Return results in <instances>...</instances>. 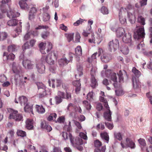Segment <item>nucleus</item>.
Returning a JSON list of instances; mask_svg holds the SVG:
<instances>
[{
	"label": "nucleus",
	"mask_w": 152,
	"mask_h": 152,
	"mask_svg": "<svg viewBox=\"0 0 152 152\" xmlns=\"http://www.w3.org/2000/svg\"><path fill=\"white\" fill-rule=\"evenodd\" d=\"M145 34L144 29L143 26H142L137 28V31L134 33V38L135 39L140 40V43L138 44L137 47V48L138 49H141L142 50H144L143 47L144 46V45L143 44V40Z\"/></svg>",
	"instance_id": "f257e3e1"
},
{
	"label": "nucleus",
	"mask_w": 152,
	"mask_h": 152,
	"mask_svg": "<svg viewBox=\"0 0 152 152\" xmlns=\"http://www.w3.org/2000/svg\"><path fill=\"white\" fill-rule=\"evenodd\" d=\"M20 15V13L15 12L14 10H10L9 12H7V15L8 17L12 19L11 20L8 21V25L10 26H16L18 23V20L15 18L19 16Z\"/></svg>",
	"instance_id": "f03ea898"
},
{
	"label": "nucleus",
	"mask_w": 152,
	"mask_h": 152,
	"mask_svg": "<svg viewBox=\"0 0 152 152\" xmlns=\"http://www.w3.org/2000/svg\"><path fill=\"white\" fill-rule=\"evenodd\" d=\"M21 67L18 64L13 62L12 64V70L15 74L14 80L17 83L19 82L20 80V74L21 72Z\"/></svg>",
	"instance_id": "7ed1b4c3"
},
{
	"label": "nucleus",
	"mask_w": 152,
	"mask_h": 152,
	"mask_svg": "<svg viewBox=\"0 0 152 152\" xmlns=\"http://www.w3.org/2000/svg\"><path fill=\"white\" fill-rule=\"evenodd\" d=\"M56 58V54L52 52L49 53L46 57L42 56L41 58V61L44 63L46 62L50 65L53 64L54 63L53 58Z\"/></svg>",
	"instance_id": "20e7f679"
},
{
	"label": "nucleus",
	"mask_w": 152,
	"mask_h": 152,
	"mask_svg": "<svg viewBox=\"0 0 152 152\" xmlns=\"http://www.w3.org/2000/svg\"><path fill=\"white\" fill-rule=\"evenodd\" d=\"M8 111L11 112L9 116L10 119H14L15 121H20L23 119V117L21 115L17 113H18L17 111L14 110L10 108L8 109Z\"/></svg>",
	"instance_id": "39448f33"
},
{
	"label": "nucleus",
	"mask_w": 152,
	"mask_h": 152,
	"mask_svg": "<svg viewBox=\"0 0 152 152\" xmlns=\"http://www.w3.org/2000/svg\"><path fill=\"white\" fill-rule=\"evenodd\" d=\"M11 0H2L1 1V3L0 6V8L2 13L0 12V19H3L5 16L4 13L7 12V10L4 7L7 5L10 8L9 4L11 2Z\"/></svg>",
	"instance_id": "423d86ee"
},
{
	"label": "nucleus",
	"mask_w": 152,
	"mask_h": 152,
	"mask_svg": "<svg viewBox=\"0 0 152 152\" xmlns=\"http://www.w3.org/2000/svg\"><path fill=\"white\" fill-rule=\"evenodd\" d=\"M126 143L121 141L120 144L123 148H126L129 147L131 149H134L136 145L134 142L130 138L127 137L126 139Z\"/></svg>",
	"instance_id": "0eeeda50"
},
{
	"label": "nucleus",
	"mask_w": 152,
	"mask_h": 152,
	"mask_svg": "<svg viewBox=\"0 0 152 152\" xmlns=\"http://www.w3.org/2000/svg\"><path fill=\"white\" fill-rule=\"evenodd\" d=\"M107 76L110 77L111 80L114 82L113 85L116 88L117 87V77L115 73H111L110 70H107L105 72Z\"/></svg>",
	"instance_id": "6e6552de"
},
{
	"label": "nucleus",
	"mask_w": 152,
	"mask_h": 152,
	"mask_svg": "<svg viewBox=\"0 0 152 152\" xmlns=\"http://www.w3.org/2000/svg\"><path fill=\"white\" fill-rule=\"evenodd\" d=\"M119 47L118 41L115 39L109 43V49L111 52L115 51Z\"/></svg>",
	"instance_id": "1a4fd4ad"
},
{
	"label": "nucleus",
	"mask_w": 152,
	"mask_h": 152,
	"mask_svg": "<svg viewBox=\"0 0 152 152\" xmlns=\"http://www.w3.org/2000/svg\"><path fill=\"white\" fill-rule=\"evenodd\" d=\"M96 72V68L95 67H93L91 70V86L93 88H95L98 86L97 82L94 77Z\"/></svg>",
	"instance_id": "9d476101"
},
{
	"label": "nucleus",
	"mask_w": 152,
	"mask_h": 152,
	"mask_svg": "<svg viewBox=\"0 0 152 152\" xmlns=\"http://www.w3.org/2000/svg\"><path fill=\"white\" fill-rule=\"evenodd\" d=\"M124 11V8H121L119 13V18L121 23L125 25L126 24V21L125 17L126 13Z\"/></svg>",
	"instance_id": "9b49d317"
},
{
	"label": "nucleus",
	"mask_w": 152,
	"mask_h": 152,
	"mask_svg": "<svg viewBox=\"0 0 152 152\" xmlns=\"http://www.w3.org/2000/svg\"><path fill=\"white\" fill-rule=\"evenodd\" d=\"M99 52L94 53L93 54L91 57L88 58V63H91V65L92 66L93 64H96V56L98 55V56H100L101 55V52H102L103 51L102 49H99Z\"/></svg>",
	"instance_id": "f8f14e48"
},
{
	"label": "nucleus",
	"mask_w": 152,
	"mask_h": 152,
	"mask_svg": "<svg viewBox=\"0 0 152 152\" xmlns=\"http://www.w3.org/2000/svg\"><path fill=\"white\" fill-rule=\"evenodd\" d=\"M116 26H114L111 27V30L113 31H115L117 37H120L125 33V32L124 28L119 27L116 29Z\"/></svg>",
	"instance_id": "ddd939ff"
},
{
	"label": "nucleus",
	"mask_w": 152,
	"mask_h": 152,
	"mask_svg": "<svg viewBox=\"0 0 152 152\" xmlns=\"http://www.w3.org/2000/svg\"><path fill=\"white\" fill-rule=\"evenodd\" d=\"M69 138L71 143L73 145L74 144L77 145H81L83 144V140L81 138L76 137L74 140V139L71 134H69Z\"/></svg>",
	"instance_id": "4468645a"
},
{
	"label": "nucleus",
	"mask_w": 152,
	"mask_h": 152,
	"mask_svg": "<svg viewBox=\"0 0 152 152\" xmlns=\"http://www.w3.org/2000/svg\"><path fill=\"white\" fill-rule=\"evenodd\" d=\"M23 66L26 69H31L34 67V64L30 60L24 59L22 62Z\"/></svg>",
	"instance_id": "2eb2a0df"
},
{
	"label": "nucleus",
	"mask_w": 152,
	"mask_h": 152,
	"mask_svg": "<svg viewBox=\"0 0 152 152\" xmlns=\"http://www.w3.org/2000/svg\"><path fill=\"white\" fill-rule=\"evenodd\" d=\"M82 54V50L81 47L77 46L75 50V56L76 60L79 61L80 60V57Z\"/></svg>",
	"instance_id": "dca6fc26"
},
{
	"label": "nucleus",
	"mask_w": 152,
	"mask_h": 152,
	"mask_svg": "<svg viewBox=\"0 0 152 152\" xmlns=\"http://www.w3.org/2000/svg\"><path fill=\"white\" fill-rule=\"evenodd\" d=\"M43 63H38L36 65L37 71L39 74H43L45 72V66L43 64Z\"/></svg>",
	"instance_id": "f3484780"
},
{
	"label": "nucleus",
	"mask_w": 152,
	"mask_h": 152,
	"mask_svg": "<svg viewBox=\"0 0 152 152\" xmlns=\"http://www.w3.org/2000/svg\"><path fill=\"white\" fill-rule=\"evenodd\" d=\"M100 96L99 97V101L104 104V106L106 108L108 107L109 105L107 100L104 98L105 96L104 93V92L101 91L100 93Z\"/></svg>",
	"instance_id": "a211bd4d"
},
{
	"label": "nucleus",
	"mask_w": 152,
	"mask_h": 152,
	"mask_svg": "<svg viewBox=\"0 0 152 152\" xmlns=\"http://www.w3.org/2000/svg\"><path fill=\"white\" fill-rule=\"evenodd\" d=\"M94 36V34H92L91 38L89 39L88 42L90 43H93L94 44L97 43V44H99L103 40L102 37V36H98V38H97L96 42L95 38Z\"/></svg>",
	"instance_id": "6ab92c4d"
},
{
	"label": "nucleus",
	"mask_w": 152,
	"mask_h": 152,
	"mask_svg": "<svg viewBox=\"0 0 152 152\" xmlns=\"http://www.w3.org/2000/svg\"><path fill=\"white\" fill-rule=\"evenodd\" d=\"M38 92L39 93L38 95L40 98L44 97L47 95L50 94V91L48 88Z\"/></svg>",
	"instance_id": "aec40b11"
},
{
	"label": "nucleus",
	"mask_w": 152,
	"mask_h": 152,
	"mask_svg": "<svg viewBox=\"0 0 152 152\" xmlns=\"http://www.w3.org/2000/svg\"><path fill=\"white\" fill-rule=\"evenodd\" d=\"M33 120L32 119H27L26 121V127L28 130H31L33 128Z\"/></svg>",
	"instance_id": "412c9836"
},
{
	"label": "nucleus",
	"mask_w": 152,
	"mask_h": 152,
	"mask_svg": "<svg viewBox=\"0 0 152 152\" xmlns=\"http://www.w3.org/2000/svg\"><path fill=\"white\" fill-rule=\"evenodd\" d=\"M123 41L125 43H128L131 42V34L128 33L127 34H125L124 35L123 39Z\"/></svg>",
	"instance_id": "4be33fe9"
},
{
	"label": "nucleus",
	"mask_w": 152,
	"mask_h": 152,
	"mask_svg": "<svg viewBox=\"0 0 152 152\" xmlns=\"http://www.w3.org/2000/svg\"><path fill=\"white\" fill-rule=\"evenodd\" d=\"M106 108L107 110L104 114V117L105 119L108 121H110L111 119V113L109 107H108Z\"/></svg>",
	"instance_id": "5701e85b"
},
{
	"label": "nucleus",
	"mask_w": 152,
	"mask_h": 152,
	"mask_svg": "<svg viewBox=\"0 0 152 152\" xmlns=\"http://www.w3.org/2000/svg\"><path fill=\"white\" fill-rule=\"evenodd\" d=\"M80 80H75L73 82V84L76 87L75 92L78 93L80 90L81 84Z\"/></svg>",
	"instance_id": "b1692460"
},
{
	"label": "nucleus",
	"mask_w": 152,
	"mask_h": 152,
	"mask_svg": "<svg viewBox=\"0 0 152 152\" xmlns=\"http://www.w3.org/2000/svg\"><path fill=\"white\" fill-rule=\"evenodd\" d=\"M127 15L129 21L132 24L134 23L136 21L135 14H133L131 13L127 12Z\"/></svg>",
	"instance_id": "393cba45"
},
{
	"label": "nucleus",
	"mask_w": 152,
	"mask_h": 152,
	"mask_svg": "<svg viewBox=\"0 0 152 152\" xmlns=\"http://www.w3.org/2000/svg\"><path fill=\"white\" fill-rule=\"evenodd\" d=\"M41 127L46 129L48 132H50L52 130L51 126L45 122L41 123Z\"/></svg>",
	"instance_id": "a878e982"
},
{
	"label": "nucleus",
	"mask_w": 152,
	"mask_h": 152,
	"mask_svg": "<svg viewBox=\"0 0 152 152\" xmlns=\"http://www.w3.org/2000/svg\"><path fill=\"white\" fill-rule=\"evenodd\" d=\"M101 136L102 139L104 142L108 143L109 142V135L107 133L104 132L101 134Z\"/></svg>",
	"instance_id": "bb28decb"
},
{
	"label": "nucleus",
	"mask_w": 152,
	"mask_h": 152,
	"mask_svg": "<svg viewBox=\"0 0 152 152\" xmlns=\"http://www.w3.org/2000/svg\"><path fill=\"white\" fill-rule=\"evenodd\" d=\"M69 62H70V60H67L66 58H64L60 59L58 61V63L60 66H62L64 65H66Z\"/></svg>",
	"instance_id": "cd10ccee"
},
{
	"label": "nucleus",
	"mask_w": 152,
	"mask_h": 152,
	"mask_svg": "<svg viewBox=\"0 0 152 152\" xmlns=\"http://www.w3.org/2000/svg\"><path fill=\"white\" fill-rule=\"evenodd\" d=\"M18 100L20 104L21 105H24L26 104L27 102V98L25 96H22L18 98Z\"/></svg>",
	"instance_id": "c85d7f7f"
},
{
	"label": "nucleus",
	"mask_w": 152,
	"mask_h": 152,
	"mask_svg": "<svg viewBox=\"0 0 152 152\" xmlns=\"http://www.w3.org/2000/svg\"><path fill=\"white\" fill-rule=\"evenodd\" d=\"M24 106H25L24 107V110L25 112H30L33 113V107L32 105H29V104L27 103L25 104V105H24Z\"/></svg>",
	"instance_id": "c756f323"
},
{
	"label": "nucleus",
	"mask_w": 152,
	"mask_h": 152,
	"mask_svg": "<svg viewBox=\"0 0 152 152\" xmlns=\"http://www.w3.org/2000/svg\"><path fill=\"white\" fill-rule=\"evenodd\" d=\"M35 108L36 111L39 113L43 114L45 112V108L42 105H36Z\"/></svg>",
	"instance_id": "7c9ffc66"
},
{
	"label": "nucleus",
	"mask_w": 152,
	"mask_h": 152,
	"mask_svg": "<svg viewBox=\"0 0 152 152\" xmlns=\"http://www.w3.org/2000/svg\"><path fill=\"white\" fill-rule=\"evenodd\" d=\"M101 58L103 62L105 63H107L110 60L109 55L107 54H104L101 56Z\"/></svg>",
	"instance_id": "2f4dec72"
},
{
	"label": "nucleus",
	"mask_w": 152,
	"mask_h": 152,
	"mask_svg": "<svg viewBox=\"0 0 152 152\" xmlns=\"http://www.w3.org/2000/svg\"><path fill=\"white\" fill-rule=\"evenodd\" d=\"M120 50L124 54L126 55L129 53V49L128 47L126 45H124L120 47Z\"/></svg>",
	"instance_id": "473e14b6"
},
{
	"label": "nucleus",
	"mask_w": 152,
	"mask_h": 152,
	"mask_svg": "<svg viewBox=\"0 0 152 152\" xmlns=\"http://www.w3.org/2000/svg\"><path fill=\"white\" fill-rule=\"evenodd\" d=\"M36 84L37 86L38 92H40V91H41V90H43L47 89L45 86L42 83L37 82L36 83Z\"/></svg>",
	"instance_id": "72a5a7b5"
},
{
	"label": "nucleus",
	"mask_w": 152,
	"mask_h": 152,
	"mask_svg": "<svg viewBox=\"0 0 152 152\" xmlns=\"http://www.w3.org/2000/svg\"><path fill=\"white\" fill-rule=\"evenodd\" d=\"M132 84L133 87L135 88H137L139 87V82L138 80H137L136 78L133 77H132Z\"/></svg>",
	"instance_id": "f704fd0d"
},
{
	"label": "nucleus",
	"mask_w": 152,
	"mask_h": 152,
	"mask_svg": "<svg viewBox=\"0 0 152 152\" xmlns=\"http://www.w3.org/2000/svg\"><path fill=\"white\" fill-rule=\"evenodd\" d=\"M25 1L21 0L19 3L20 8L22 9H28L27 4Z\"/></svg>",
	"instance_id": "c9c22d12"
},
{
	"label": "nucleus",
	"mask_w": 152,
	"mask_h": 152,
	"mask_svg": "<svg viewBox=\"0 0 152 152\" xmlns=\"http://www.w3.org/2000/svg\"><path fill=\"white\" fill-rule=\"evenodd\" d=\"M43 20L44 22L48 21L50 19V16L47 13H44L43 14Z\"/></svg>",
	"instance_id": "e433bc0d"
},
{
	"label": "nucleus",
	"mask_w": 152,
	"mask_h": 152,
	"mask_svg": "<svg viewBox=\"0 0 152 152\" xmlns=\"http://www.w3.org/2000/svg\"><path fill=\"white\" fill-rule=\"evenodd\" d=\"M3 56H6L8 60H13L15 57V55L11 53L7 56V53L5 52L4 53Z\"/></svg>",
	"instance_id": "4c0bfd02"
},
{
	"label": "nucleus",
	"mask_w": 152,
	"mask_h": 152,
	"mask_svg": "<svg viewBox=\"0 0 152 152\" xmlns=\"http://www.w3.org/2000/svg\"><path fill=\"white\" fill-rule=\"evenodd\" d=\"M124 74H126V72L125 71L123 70V72H122L121 70L119 71L118 75L119 77L120 82H123L124 80L123 75Z\"/></svg>",
	"instance_id": "58836bf2"
},
{
	"label": "nucleus",
	"mask_w": 152,
	"mask_h": 152,
	"mask_svg": "<svg viewBox=\"0 0 152 152\" xmlns=\"http://www.w3.org/2000/svg\"><path fill=\"white\" fill-rule=\"evenodd\" d=\"M82 70L83 68L80 65L77 66V72L78 75H75V76L76 77L78 75L80 76L83 75Z\"/></svg>",
	"instance_id": "ea45409f"
},
{
	"label": "nucleus",
	"mask_w": 152,
	"mask_h": 152,
	"mask_svg": "<svg viewBox=\"0 0 152 152\" xmlns=\"http://www.w3.org/2000/svg\"><path fill=\"white\" fill-rule=\"evenodd\" d=\"M17 135L22 137H24L26 136V134L25 132L22 130L18 129L17 132Z\"/></svg>",
	"instance_id": "a19ab883"
},
{
	"label": "nucleus",
	"mask_w": 152,
	"mask_h": 152,
	"mask_svg": "<svg viewBox=\"0 0 152 152\" xmlns=\"http://www.w3.org/2000/svg\"><path fill=\"white\" fill-rule=\"evenodd\" d=\"M132 72L137 77H139L141 75L140 72L134 67L133 68Z\"/></svg>",
	"instance_id": "79ce46f5"
},
{
	"label": "nucleus",
	"mask_w": 152,
	"mask_h": 152,
	"mask_svg": "<svg viewBox=\"0 0 152 152\" xmlns=\"http://www.w3.org/2000/svg\"><path fill=\"white\" fill-rule=\"evenodd\" d=\"M8 49L9 52H14L17 50V47L15 45H11L8 47Z\"/></svg>",
	"instance_id": "37998d69"
},
{
	"label": "nucleus",
	"mask_w": 152,
	"mask_h": 152,
	"mask_svg": "<svg viewBox=\"0 0 152 152\" xmlns=\"http://www.w3.org/2000/svg\"><path fill=\"white\" fill-rule=\"evenodd\" d=\"M57 116L56 114V113H52L50 114L48 117V120L49 121L55 120Z\"/></svg>",
	"instance_id": "c03bdc74"
},
{
	"label": "nucleus",
	"mask_w": 152,
	"mask_h": 152,
	"mask_svg": "<svg viewBox=\"0 0 152 152\" xmlns=\"http://www.w3.org/2000/svg\"><path fill=\"white\" fill-rule=\"evenodd\" d=\"M93 93L91 91L88 93L87 95V99L90 101H92L93 100Z\"/></svg>",
	"instance_id": "a18cd8bd"
},
{
	"label": "nucleus",
	"mask_w": 152,
	"mask_h": 152,
	"mask_svg": "<svg viewBox=\"0 0 152 152\" xmlns=\"http://www.w3.org/2000/svg\"><path fill=\"white\" fill-rule=\"evenodd\" d=\"M101 12L104 15H107L108 14L109 12L107 8L103 6L101 10Z\"/></svg>",
	"instance_id": "49530a36"
},
{
	"label": "nucleus",
	"mask_w": 152,
	"mask_h": 152,
	"mask_svg": "<svg viewBox=\"0 0 152 152\" xmlns=\"http://www.w3.org/2000/svg\"><path fill=\"white\" fill-rule=\"evenodd\" d=\"M138 21L142 25H144L145 23V19L141 16H139L138 18Z\"/></svg>",
	"instance_id": "de8ad7c7"
},
{
	"label": "nucleus",
	"mask_w": 152,
	"mask_h": 152,
	"mask_svg": "<svg viewBox=\"0 0 152 152\" xmlns=\"http://www.w3.org/2000/svg\"><path fill=\"white\" fill-rule=\"evenodd\" d=\"M21 22H20V26L18 28H17L15 30V32L17 33L16 34H15V36L14 37H17L21 31Z\"/></svg>",
	"instance_id": "09e8293b"
},
{
	"label": "nucleus",
	"mask_w": 152,
	"mask_h": 152,
	"mask_svg": "<svg viewBox=\"0 0 152 152\" xmlns=\"http://www.w3.org/2000/svg\"><path fill=\"white\" fill-rule=\"evenodd\" d=\"M7 34L5 32L0 33V41L5 39L7 37Z\"/></svg>",
	"instance_id": "8fccbe9b"
},
{
	"label": "nucleus",
	"mask_w": 152,
	"mask_h": 152,
	"mask_svg": "<svg viewBox=\"0 0 152 152\" xmlns=\"http://www.w3.org/2000/svg\"><path fill=\"white\" fill-rule=\"evenodd\" d=\"M114 137L115 138L118 140L120 141L122 139V137L121 134L120 132L115 133L114 134Z\"/></svg>",
	"instance_id": "3c124183"
},
{
	"label": "nucleus",
	"mask_w": 152,
	"mask_h": 152,
	"mask_svg": "<svg viewBox=\"0 0 152 152\" xmlns=\"http://www.w3.org/2000/svg\"><path fill=\"white\" fill-rule=\"evenodd\" d=\"M105 128L104 126V124L102 123H100L98 124L96 127V129L97 130H103Z\"/></svg>",
	"instance_id": "603ef678"
},
{
	"label": "nucleus",
	"mask_w": 152,
	"mask_h": 152,
	"mask_svg": "<svg viewBox=\"0 0 152 152\" xmlns=\"http://www.w3.org/2000/svg\"><path fill=\"white\" fill-rule=\"evenodd\" d=\"M138 142L142 146H145L146 145L145 140L142 138H140L138 140Z\"/></svg>",
	"instance_id": "864d4df0"
},
{
	"label": "nucleus",
	"mask_w": 152,
	"mask_h": 152,
	"mask_svg": "<svg viewBox=\"0 0 152 152\" xmlns=\"http://www.w3.org/2000/svg\"><path fill=\"white\" fill-rule=\"evenodd\" d=\"M74 35V34L73 33H70L67 35V38L68 41L69 42L73 40Z\"/></svg>",
	"instance_id": "5fc2aeb1"
},
{
	"label": "nucleus",
	"mask_w": 152,
	"mask_h": 152,
	"mask_svg": "<svg viewBox=\"0 0 152 152\" xmlns=\"http://www.w3.org/2000/svg\"><path fill=\"white\" fill-rule=\"evenodd\" d=\"M48 83L50 86H52V87L54 88L55 87V81L53 79H52L51 80H48Z\"/></svg>",
	"instance_id": "6e6d98bb"
},
{
	"label": "nucleus",
	"mask_w": 152,
	"mask_h": 152,
	"mask_svg": "<svg viewBox=\"0 0 152 152\" xmlns=\"http://www.w3.org/2000/svg\"><path fill=\"white\" fill-rule=\"evenodd\" d=\"M71 134L69 133L68 134L67 133L65 132H62L61 133V135L62 137L65 140H66L68 139V137H69V134Z\"/></svg>",
	"instance_id": "4d7b16f0"
},
{
	"label": "nucleus",
	"mask_w": 152,
	"mask_h": 152,
	"mask_svg": "<svg viewBox=\"0 0 152 152\" xmlns=\"http://www.w3.org/2000/svg\"><path fill=\"white\" fill-rule=\"evenodd\" d=\"M55 101L56 104L60 103L62 101V98L59 96H56L55 97Z\"/></svg>",
	"instance_id": "13d9d810"
},
{
	"label": "nucleus",
	"mask_w": 152,
	"mask_h": 152,
	"mask_svg": "<svg viewBox=\"0 0 152 152\" xmlns=\"http://www.w3.org/2000/svg\"><path fill=\"white\" fill-rule=\"evenodd\" d=\"M94 145L96 147H99L102 145V143L100 141L96 140L94 142Z\"/></svg>",
	"instance_id": "bf43d9fd"
},
{
	"label": "nucleus",
	"mask_w": 152,
	"mask_h": 152,
	"mask_svg": "<svg viewBox=\"0 0 152 152\" xmlns=\"http://www.w3.org/2000/svg\"><path fill=\"white\" fill-rule=\"evenodd\" d=\"M115 93L116 95L118 96H121L123 94V91L121 89L115 90Z\"/></svg>",
	"instance_id": "052dcab7"
},
{
	"label": "nucleus",
	"mask_w": 152,
	"mask_h": 152,
	"mask_svg": "<svg viewBox=\"0 0 152 152\" xmlns=\"http://www.w3.org/2000/svg\"><path fill=\"white\" fill-rule=\"evenodd\" d=\"M65 118L64 116H61L59 117L57 120V122L59 123H63L64 122Z\"/></svg>",
	"instance_id": "680f3d73"
},
{
	"label": "nucleus",
	"mask_w": 152,
	"mask_h": 152,
	"mask_svg": "<svg viewBox=\"0 0 152 152\" xmlns=\"http://www.w3.org/2000/svg\"><path fill=\"white\" fill-rule=\"evenodd\" d=\"M58 95L60 97H61L62 99L65 98V94L64 92L59 91L58 92Z\"/></svg>",
	"instance_id": "e2e57ef3"
},
{
	"label": "nucleus",
	"mask_w": 152,
	"mask_h": 152,
	"mask_svg": "<svg viewBox=\"0 0 152 152\" xmlns=\"http://www.w3.org/2000/svg\"><path fill=\"white\" fill-rule=\"evenodd\" d=\"M83 19H80L77 20L74 23L73 25L75 26H78L80 24H81L83 22Z\"/></svg>",
	"instance_id": "0e129e2a"
},
{
	"label": "nucleus",
	"mask_w": 152,
	"mask_h": 152,
	"mask_svg": "<svg viewBox=\"0 0 152 152\" xmlns=\"http://www.w3.org/2000/svg\"><path fill=\"white\" fill-rule=\"evenodd\" d=\"M79 136L81 138H82L84 140L87 139V137L86 134L83 132H80L79 134Z\"/></svg>",
	"instance_id": "69168bd1"
},
{
	"label": "nucleus",
	"mask_w": 152,
	"mask_h": 152,
	"mask_svg": "<svg viewBox=\"0 0 152 152\" xmlns=\"http://www.w3.org/2000/svg\"><path fill=\"white\" fill-rule=\"evenodd\" d=\"M46 45V43H43L42 42L40 43L39 45V46L40 48V50H45V46Z\"/></svg>",
	"instance_id": "338daca9"
},
{
	"label": "nucleus",
	"mask_w": 152,
	"mask_h": 152,
	"mask_svg": "<svg viewBox=\"0 0 152 152\" xmlns=\"http://www.w3.org/2000/svg\"><path fill=\"white\" fill-rule=\"evenodd\" d=\"M96 107L98 111H100L102 109L103 106L102 104L99 103L96 104Z\"/></svg>",
	"instance_id": "774afa93"
}]
</instances>
